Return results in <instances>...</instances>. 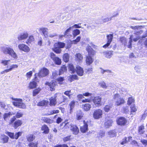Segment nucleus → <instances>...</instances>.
Returning <instances> with one entry per match:
<instances>
[{"label": "nucleus", "mask_w": 147, "mask_h": 147, "mask_svg": "<svg viewBox=\"0 0 147 147\" xmlns=\"http://www.w3.org/2000/svg\"><path fill=\"white\" fill-rule=\"evenodd\" d=\"M0 49L1 51L4 54L8 55L15 59H17L18 57L17 54L12 48L4 46L1 47Z\"/></svg>", "instance_id": "nucleus-1"}, {"label": "nucleus", "mask_w": 147, "mask_h": 147, "mask_svg": "<svg viewBox=\"0 0 147 147\" xmlns=\"http://www.w3.org/2000/svg\"><path fill=\"white\" fill-rule=\"evenodd\" d=\"M86 50L88 53V56H86V62L87 64L90 65L93 61L92 57L95 54V51L90 46L86 48Z\"/></svg>", "instance_id": "nucleus-2"}, {"label": "nucleus", "mask_w": 147, "mask_h": 147, "mask_svg": "<svg viewBox=\"0 0 147 147\" xmlns=\"http://www.w3.org/2000/svg\"><path fill=\"white\" fill-rule=\"evenodd\" d=\"M14 114V113L11 112L4 113L3 115V117L4 121L6 122H9V125L12 124L16 119L15 116H13V117L10 119L11 116Z\"/></svg>", "instance_id": "nucleus-3"}, {"label": "nucleus", "mask_w": 147, "mask_h": 147, "mask_svg": "<svg viewBox=\"0 0 147 147\" xmlns=\"http://www.w3.org/2000/svg\"><path fill=\"white\" fill-rule=\"evenodd\" d=\"M13 100L16 101L13 102V105L20 108L23 109H26V108L25 105L22 102V99L20 98H12Z\"/></svg>", "instance_id": "nucleus-4"}, {"label": "nucleus", "mask_w": 147, "mask_h": 147, "mask_svg": "<svg viewBox=\"0 0 147 147\" xmlns=\"http://www.w3.org/2000/svg\"><path fill=\"white\" fill-rule=\"evenodd\" d=\"M113 99L115 100V105L117 106H119L124 103L125 101L121 97L119 94H115Z\"/></svg>", "instance_id": "nucleus-5"}, {"label": "nucleus", "mask_w": 147, "mask_h": 147, "mask_svg": "<svg viewBox=\"0 0 147 147\" xmlns=\"http://www.w3.org/2000/svg\"><path fill=\"white\" fill-rule=\"evenodd\" d=\"M49 70L46 68H42L39 72L37 74V76L39 78L44 77L47 76L49 74Z\"/></svg>", "instance_id": "nucleus-6"}, {"label": "nucleus", "mask_w": 147, "mask_h": 147, "mask_svg": "<svg viewBox=\"0 0 147 147\" xmlns=\"http://www.w3.org/2000/svg\"><path fill=\"white\" fill-rule=\"evenodd\" d=\"M50 56L55 63L57 65H59L61 63V59L58 57H57L53 53H51Z\"/></svg>", "instance_id": "nucleus-7"}, {"label": "nucleus", "mask_w": 147, "mask_h": 147, "mask_svg": "<svg viewBox=\"0 0 147 147\" xmlns=\"http://www.w3.org/2000/svg\"><path fill=\"white\" fill-rule=\"evenodd\" d=\"M102 111L100 109L96 110L94 111L93 117L94 119H98L102 117Z\"/></svg>", "instance_id": "nucleus-8"}, {"label": "nucleus", "mask_w": 147, "mask_h": 147, "mask_svg": "<svg viewBox=\"0 0 147 147\" xmlns=\"http://www.w3.org/2000/svg\"><path fill=\"white\" fill-rule=\"evenodd\" d=\"M113 38V34H110L107 36V43L106 44L104 45L103 47L104 48L107 47L110 44Z\"/></svg>", "instance_id": "nucleus-9"}, {"label": "nucleus", "mask_w": 147, "mask_h": 147, "mask_svg": "<svg viewBox=\"0 0 147 147\" xmlns=\"http://www.w3.org/2000/svg\"><path fill=\"white\" fill-rule=\"evenodd\" d=\"M18 47L20 50L26 52H28L30 50V49L28 46L23 44H20Z\"/></svg>", "instance_id": "nucleus-10"}, {"label": "nucleus", "mask_w": 147, "mask_h": 147, "mask_svg": "<svg viewBox=\"0 0 147 147\" xmlns=\"http://www.w3.org/2000/svg\"><path fill=\"white\" fill-rule=\"evenodd\" d=\"M70 130L73 134L74 135L77 134L79 132V129L77 126L74 125L72 124L71 125V127H70Z\"/></svg>", "instance_id": "nucleus-11"}, {"label": "nucleus", "mask_w": 147, "mask_h": 147, "mask_svg": "<svg viewBox=\"0 0 147 147\" xmlns=\"http://www.w3.org/2000/svg\"><path fill=\"white\" fill-rule=\"evenodd\" d=\"M126 122L125 119L123 117H121L118 118L117 120V123L121 125H124Z\"/></svg>", "instance_id": "nucleus-12"}, {"label": "nucleus", "mask_w": 147, "mask_h": 147, "mask_svg": "<svg viewBox=\"0 0 147 147\" xmlns=\"http://www.w3.org/2000/svg\"><path fill=\"white\" fill-rule=\"evenodd\" d=\"M75 57L76 61L80 63L82 62L83 56L81 54L79 53H76L75 55Z\"/></svg>", "instance_id": "nucleus-13"}, {"label": "nucleus", "mask_w": 147, "mask_h": 147, "mask_svg": "<svg viewBox=\"0 0 147 147\" xmlns=\"http://www.w3.org/2000/svg\"><path fill=\"white\" fill-rule=\"evenodd\" d=\"M72 29V27H70L65 31L64 34L65 38H69L72 36L70 32V31Z\"/></svg>", "instance_id": "nucleus-14"}, {"label": "nucleus", "mask_w": 147, "mask_h": 147, "mask_svg": "<svg viewBox=\"0 0 147 147\" xmlns=\"http://www.w3.org/2000/svg\"><path fill=\"white\" fill-rule=\"evenodd\" d=\"M28 36V34L27 33H23L18 36L17 38L19 41H20L26 39Z\"/></svg>", "instance_id": "nucleus-15"}, {"label": "nucleus", "mask_w": 147, "mask_h": 147, "mask_svg": "<svg viewBox=\"0 0 147 147\" xmlns=\"http://www.w3.org/2000/svg\"><path fill=\"white\" fill-rule=\"evenodd\" d=\"M76 71L78 75L80 76H83L84 72L83 69L79 66L76 67Z\"/></svg>", "instance_id": "nucleus-16"}, {"label": "nucleus", "mask_w": 147, "mask_h": 147, "mask_svg": "<svg viewBox=\"0 0 147 147\" xmlns=\"http://www.w3.org/2000/svg\"><path fill=\"white\" fill-rule=\"evenodd\" d=\"M101 100V98L99 97H95L93 99V102L96 106H98L100 105V103Z\"/></svg>", "instance_id": "nucleus-17"}, {"label": "nucleus", "mask_w": 147, "mask_h": 147, "mask_svg": "<svg viewBox=\"0 0 147 147\" xmlns=\"http://www.w3.org/2000/svg\"><path fill=\"white\" fill-rule=\"evenodd\" d=\"M40 30L41 32V34L44 35V36L47 38L48 37V29L46 28H40Z\"/></svg>", "instance_id": "nucleus-18"}, {"label": "nucleus", "mask_w": 147, "mask_h": 147, "mask_svg": "<svg viewBox=\"0 0 147 147\" xmlns=\"http://www.w3.org/2000/svg\"><path fill=\"white\" fill-rule=\"evenodd\" d=\"M130 115H134L135 114L137 110V109L135 105H132L130 107Z\"/></svg>", "instance_id": "nucleus-19"}, {"label": "nucleus", "mask_w": 147, "mask_h": 147, "mask_svg": "<svg viewBox=\"0 0 147 147\" xmlns=\"http://www.w3.org/2000/svg\"><path fill=\"white\" fill-rule=\"evenodd\" d=\"M47 85H48L50 88V90L51 91H53L55 90V83L53 82H51L50 83L47 82L46 83Z\"/></svg>", "instance_id": "nucleus-20"}, {"label": "nucleus", "mask_w": 147, "mask_h": 147, "mask_svg": "<svg viewBox=\"0 0 147 147\" xmlns=\"http://www.w3.org/2000/svg\"><path fill=\"white\" fill-rule=\"evenodd\" d=\"M144 127L143 124L141 125L138 127V132L139 134L141 135L143 134L144 132Z\"/></svg>", "instance_id": "nucleus-21"}, {"label": "nucleus", "mask_w": 147, "mask_h": 147, "mask_svg": "<svg viewBox=\"0 0 147 147\" xmlns=\"http://www.w3.org/2000/svg\"><path fill=\"white\" fill-rule=\"evenodd\" d=\"M113 122L112 120L109 119L105 123V127L106 128H109L110 126H111V124Z\"/></svg>", "instance_id": "nucleus-22"}, {"label": "nucleus", "mask_w": 147, "mask_h": 147, "mask_svg": "<svg viewBox=\"0 0 147 147\" xmlns=\"http://www.w3.org/2000/svg\"><path fill=\"white\" fill-rule=\"evenodd\" d=\"M65 44L63 42H58L55 43L54 45V47H58L59 49L63 48L65 46Z\"/></svg>", "instance_id": "nucleus-23"}, {"label": "nucleus", "mask_w": 147, "mask_h": 147, "mask_svg": "<svg viewBox=\"0 0 147 147\" xmlns=\"http://www.w3.org/2000/svg\"><path fill=\"white\" fill-rule=\"evenodd\" d=\"M84 125L81 127L80 130L83 133H85L88 130V125L87 123H84Z\"/></svg>", "instance_id": "nucleus-24"}, {"label": "nucleus", "mask_w": 147, "mask_h": 147, "mask_svg": "<svg viewBox=\"0 0 147 147\" xmlns=\"http://www.w3.org/2000/svg\"><path fill=\"white\" fill-rule=\"evenodd\" d=\"M27 141L28 142L32 141L35 139V136L31 134L28 135L26 136Z\"/></svg>", "instance_id": "nucleus-25"}, {"label": "nucleus", "mask_w": 147, "mask_h": 147, "mask_svg": "<svg viewBox=\"0 0 147 147\" xmlns=\"http://www.w3.org/2000/svg\"><path fill=\"white\" fill-rule=\"evenodd\" d=\"M68 69L71 73H74L76 71V68H75L72 64H70L69 65Z\"/></svg>", "instance_id": "nucleus-26"}, {"label": "nucleus", "mask_w": 147, "mask_h": 147, "mask_svg": "<svg viewBox=\"0 0 147 147\" xmlns=\"http://www.w3.org/2000/svg\"><path fill=\"white\" fill-rule=\"evenodd\" d=\"M103 53V54L105 55V57L108 58H110L112 55V52L110 51H104Z\"/></svg>", "instance_id": "nucleus-27"}, {"label": "nucleus", "mask_w": 147, "mask_h": 147, "mask_svg": "<svg viewBox=\"0 0 147 147\" xmlns=\"http://www.w3.org/2000/svg\"><path fill=\"white\" fill-rule=\"evenodd\" d=\"M117 132L114 130H111L108 133V135L110 137H114L116 136Z\"/></svg>", "instance_id": "nucleus-28"}, {"label": "nucleus", "mask_w": 147, "mask_h": 147, "mask_svg": "<svg viewBox=\"0 0 147 147\" xmlns=\"http://www.w3.org/2000/svg\"><path fill=\"white\" fill-rule=\"evenodd\" d=\"M82 107L84 110L86 111H88L91 108L90 105L88 103L84 104L82 106Z\"/></svg>", "instance_id": "nucleus-29"}, {"label": "nucleus", "mask_w": 147, "mask_h": 147, "mask_svg": "<svg viewBox=\"0 0 147 147\" xmlns=\"http://www.w3.org/2000/svg\"><path fill=\"white\" fill-rule=\"evenodd\" d=\"M37 83L34 81L30 82L29 84V87L30 89L35 88L37 86Z\"/></svg>", "instance_id": "nucleus-30"}, {"label": "nucleus", "mask_w": 147, "mask_h": 147, "mask_svg": "<svg viewBox=\"0 0 147 147\" xmlns=\"http://www.w3.org/2000/svg\"><path fill=\"white\" fill-rule=\"evenodd\" d=\"M22 123L21 120H18L15 121L14 124V127L15 129H16L18 126L21 125Z\"/></svg>", "instance_id": "nucleus-31"}, {"label": "nucleus", "mask_w": 147, "mask_h": 147, "mask_svg": "<svg viewBox=\"0 0 147 147\" xmlns=\"http://www.w3.org/2000/svg\"><path fill=\"white\" fill-rule=\"evenodd\" d=\"M83 116L82 112L80 111H78L76 114V117L78 120L81 119Z\"/></svg>", "instance_id": "nucleus-32"}, {"label": "nucleus", "mask_w": 147, "mask_h": 147, "mask_svg": "<svg viewBox=\"0 0 147 147\" xmlns=\"http://www.w3.org/2000/svg\"><path fill=\"white\" fill-rule=\"evenodd\" d=\"M120 41L121 43L123 44L125 46L126 45L127 42V40L125 37H121L120 38Z\"/></svg>", "instance_id": "nucleus-33"}, {"label": "nucleus", "mask_w": 147, "mask_h": 147, "mask_svg": "<svg viewBox=\"0 0 147 147\" xmlns=\"http://www.w3.org/2000/svg\"><path fill=\"white\" fill-rule=\"evenodd\" d=\"M42 130L44 131L43 133L45 134L48 133L49 131V129L48 127L46 125L42 126Z\"/></svg>", "instance_id": "nucleus-34"}, {"label": "nucleus", "mask_w": 147, "mask_h": 147, "mask_svg": "<svg viewBox=\"0 0 147 147\" xmlns=\"http://www.w3.org/2000/svg\"><path fill=\"white\" fill-rule=\"evenodd\" d=\"M42 120L43 121L45 122L48 123H53V121L49 118H48L45 117L42 118Z\"/></svg>", "instance_id": "nucleus-35"}, {"label": "nucleus", "mask_w": 147, "mask_h": 147, "mask_svg": "<svg viewBox=\"0 0 147 147\" xmlns=\"http://www.w3.org/2000/svg\"><path fill=\"white\" fill-rule=\"evenodd\" d=\"M80 33V30L78 29H75L73 30L72 32V34L74 38Z\"/></svg>", "instance_id": "nucleus-36"}, {"label": "nucleus", "mask_w": 147, "mask_h": 147, "mask_svg": "<svg viewBox=\"0 0 147 147\" xmlns=\"http://www.w3.org/2000/svg\"><path fill=\"white\" fill-rule=\"evenodd\" d=\"M63 59L65 62H67L69 61V56L68 53L64 54L63 57Z\"/></svg>", "instance_id": "nucleus-37"}, {"label": "nucleus", "mask_w": 147, "mask_h": 147, "mask_svg": "<svg viewBox=\"0 0 147 147\" xmlns=\"http://www.w3.org/2000/svg\"><path fill=\"white\" fill-rule=\"evenodd\" d=\"M50 100V105L51 106L54 105L56 104V99L55 97H51Z\"/></svg>", "instance_id": "nucleus-38"}, {"label": "nucleus", "mask_w": 147, "mask_h": 147, "mask_svg": "<svg viewBox=\"0 0 147 147\" xmlns=\"http://www.w3.org/2000/svg\"><path fill=\"white\" fill-rule=\"evenodd\" d=\"M48 102L47 100H43L38 103V105L39 106H43L47 104Z\"/></svg>", "instance_id": "nucleus-39"}, {"label": "nucleus", "mask_w": 147, "mask_h": 147, "mask_svg": "<svg viewBox=\"0 0 147 147\" xmlns=\"http://www.w3.org/2000/svg\"><path fill=\"white\" fill-rule=\"evenodd\" d=\"M34 40V38L33 36H30L29 38L26 41V43L27 44L29 45L30 43H31V42Z\"/></svg>", "instance_id": "nucleus-40"}, {"label": "nucleus", "mask_w": 147, "mask_h": 147, "mask_svg": "<svg viewBox=\"0 0 147 147\" xmlns=\"http://www.w3.org/2000/svg\"><path fill=\"white\" fill-rule=\"evenodd\" d=\"M1 108L6 110L7 109L8 107L4 103L0 102V110H1Z\"/></svg>", "instance_id": "nucleus-41"}, {"label": "nucleus", "mask_w": 147, "mask_h": 147, "mask_svg": "<svg viewBox=\"0 0 147 147\" xmlns=\"http://www.w3.org/2000/svg\"><path fill=\"white\" fill-rule=\"evenodd\" d=\"M112 105L109 104L105 106L104 108L105 111L106 112H109L110 109L112 107Z\"/></svg>", "instance_id": "nucleus-42"}, {"label": "nucleus", "mask_w": 147, "mask_h": 147, "mask_svg": "<svg viewBox=\"0 0 147 147\" xmlns=\"http://www.w3.org/2000/svg\"><path fill=\"white\" fill-rule=\"evenodd\" d=\"M75 104V102L74 101H72L69 104V105L70 107V111H72V109L74 108Z\"/></svg>", "instance_id": "nucleus-43"}, {"label": "nucleus", "mask_w": 147, "mask_h": 147, "mask_svg": "<svg viewBox=\"0 0 147 147\" xmlns=\"http://www.w3.org/2000/svg\"><path fill=\"white\" fill-rule=\"evenodd\" d=\"M77 80L78 79V76L76 75H73L70 76V78L69 80L71 82H72L74 80Z\"/></svg>", "instance_id": "nucleus-44"}, {"label": "nucleus", "mask_w": 147, "mask_h": 147, "mask_svg": "<svg viewBox=\"0 0 147 147\" xmlns=\"http://www.w3.org/2000/svg\"><path fill=\"white\" fill-rule=\"evenodd\" d=\"M10 60H1V63L4 66H6L8 65Z\"/></svg>", "instance_id": "nucleus-45"}, {"label": "nucleus", "mask_w": 147, "mask_h": 147, "mask_svg": "<svg viewBox=\"0 0 147 147\" xmlns=\"http://www.w3.org/2000/svg\"><path fill=\"white\" fill-rule=\"evenodd\" d=\"M81 38V37L80 36H78L75 40H74L72 41V43L75 44H77L78 42L80 41Z\"/></svg>", "instance_id": "nucleus-46"}, {"label": "nucleus", "mask_w": 147, "mask_h": 147, "mask_svg": "<svg viewBox=\"0 0 147 147\" xmlns=\"http://www.w3.org/2000/svg\"><path fill=\"white\" fill-rule=\"evenodd\" d=\"M53 51L56 53H60L61 51V50L58 47H54V48L53 49Z\"/></svg>", "instance_id": "nucleus-47"}, {"label": "nucleus", "mask_w": 147, "mask_h": 147, "mask_svg": "<svg viewBox=\"0 0 147 147\" xmlns=\"http://www.w3.org/2000/svg\"><path fill=\"white\" fill-rule=\"evenodd\" d=\"M38 143L30 142L28 144L29 147H37Z\"/></svg>", "instance_id": "nucleus-48"}, {"label": "nucleus", "mask_w": 147, "mask_h": 147, "mask_svg": "<svg viewBox=\"0 0 147 147\" xmlns=\"http://www.w3.org/2000/svg\"><path fill=\"white\" fill-rule=\"evenodd\" d=\"M58 71H54L52 72V77L53 79H55L58 76Z\"/></svg>", "instance_id": "nucleus-49"}, {"label": "nucleus", "mask_w": 147, "mask_h": 147, "mask_svg": "<svg viewBox=\"0 0 147 147\" xmlns=\"http://www.w3.org/2000/svg\"><path fill=\"white\" fill-rule=\"evenodd\" d=\"M105 132L103 131H100L99 132L98 134V137L99 138H102V137L104 136Z\"/></svg>", "instance_id": "nucleus-50"}, {"label": "nucleus", "mask_w": 147, "mask_h": 147, "mask_svg": "<svg viewBox=\"0 0 147 147\" xmlns=\"http://www.w3.org/2000/svg\"><path fill=\"white\" fill-rule=\"evenodd\" d=\"M22 134V132L19 131L15 134L14 136V138L16 139H17L19 137L21 136Z\"/></svg>", "instance_id": "nucleus-51"}, {"label": "nucleus", "mask_w": 147, "mask_h": 147, "mask_svg": "<svg viewBox=\"0 0 147 147\" xmlns=\"http://www.w3.org/2000/svg\"><path fill=\"white\" fill-rule=\"evenodd\" d=\"M99 85L103 88H106L107 87L105 83L103 81L100 82L99 83Z\"/></svg>", "instance_id": "nucleus-52"}, {"label": "nucleus", "mask_w": 147, "mask_h": 147, "mask_svg": "<svg viewBox=\"0 0 147 147\" xmlns=\"http://www.w3.org/2000/svg\"><path fill=\"white\" fill-rule=\"evenodd\" d=\"M40 90V89L39 88L34 90L33 92V96H35L38 93Z\"/></svg>", "instance_id": "nucleus-53"}, {"label": "nucleus", "mask_w": 147, "mask_h": 147, "mask_svg": "<svg viewBox=\"0 0 147 147\" xmlns=\"http://www.w3.org/2000/svg\"><path fill=\"white\" fill-rule=\"evenodd\" d=\"M71 93V90H67L64 93V94L67 96L69 97V98H70V96L71 95H72L71 94H70V93Z\"/></svg>", "instance_id": "nucleus-54"}, {"label": "nucleus", "mask_w": 147, "mask_h": 147, "mask_svg": "<svg viewBox=\"0 0 147 147\" xmlns=\"http://www.w3.org/2000/svg\"><path fill=\"white\" fill-rule=\"evenodd\" d=\"M18 67V65H12L10 66V68L8 69L9 71H11L13 69L17 68Z\"/></svg>", "instance_id": "nucleus-55"}, {"label": "nucleus", "mask_w": 147, "mask_h": 147, "mask_svg": "<svg viewBox=\"0 0 147 147\" xmlns=\"http://www.w3.org/2000/svg\"><path fill=\"white\" fill-rule=\"evenodd\" d=\"M7 134L11 138L14 139V133L10 132H7Z\"/></svg>", "instance_id": "nucleus-56"}, {"label": "nucleus", "mask_w": 147, "mask_h": 147, "mask_svg": "<svg viewBox=\"0 0 147 147\" xmlns=\"http://www.w3.org/2000/svg\"><path fill=\"white\" fill-rule=\"evenodd\" d=\"M72 124H70L69 122H67L66 123V124H65L64 127L66 129H69L70 127H71V125Z\"/></svg>", "instance_id": "nucleus-57"}, {"label": "nucleus", "mask_w": 147, "mask_h": 147, "mask_svg": "<svg viewBox=\"0 0 147 147\" xmlns=\"http://www.w3.org/2000/svg\"><path fill=\"white\" fill-rule=\"evenodd\" d=\"M32 72L30 71L26 73V76L28 78H30L32 76Z\"/></svg>", "instance_id": "nucleus-58"}, {"label": "nucleus", "mask_w": 147, "mask_h": 147, "mask_svg": "<svg viewBox=\"0 0 147 147\" xmlns=\"http://www.w3.org/2000/svg\"><path fill=\"white\" fill-rule=\"evenodd\" d=\"M23 114L21 112H18L16 115V117L18 118H20L22 116Z\"/></svg>", "instance_id": "nucleus-59"}, {"label": "nucleus", "mask_w": 147, "mask_h": 147, "mask_svg": "<svg viewBox=\"0 0 147 147\" xmlns=\"http://www.w3.org/2000/svg\"><path fill=\"white\" fill-rule=\"evenodd\" d=\"M61 98L62 99H63V100L61 102H65L67 101L68 99V98L67 97L63 95L61 96Z\"/></svg>", "instance_id": "nucleus-60"}, {"label": "nucleus", "mask_w": 147, "mask_h": 147, "mask_svg": "<svg viewBox=\"0 0 147 147\" xmlns=\"http://www.w3.org/2000/svg\"><path fill=\"white\" fill-rule=\"evenodd\" d=\"M135 102L134 99L132 97H129V105Z\"/></svg>", "instance_id": "nucleus-61"}, {"label": "nucleus", "mask_w": 147, "mask_h": 147, "mask_svg": "<svg viewBox=\"0 0 147 147\" xmlns=\"http://www.w3.org/2000/svg\"><path fill=\"white\" fill-rule=\"evenodd\" d=\"M54 147H68V146L67 145L64 144L61 145H57L55 146Z\"/></svg>", "instance_id": "nucleus-62"}, {"label": "nucleus", "mask_w": 147, "mask_h": 147, "mask_svg": "<svg viewBox=\"0 0 147 147\" xmlns=\"http://www.w3.org/2000/svg\"><path fill=\"white\" fill-rule=\"evenodd\" d=\"M8 139L9 138L8 137L5 136L2 139L4 143H6L8 142Z\"/></svg>", "instance_id": "nucleus-63"}, {"label": "nucleus", "mask_w": 147, "mask_h": 147, "mask_svg": "<svg viewBox=\"0 0 147 147\" xmlns=\"http://www.w3.org/2000/svg\"><path fill=\"white\" fill-rule=\"evenodd\" d=\"M140 141L143 144L147 145V140L144 139L141 140Z\"/></svg>", "instance_id": "nucleus-64"}]
</instances>
